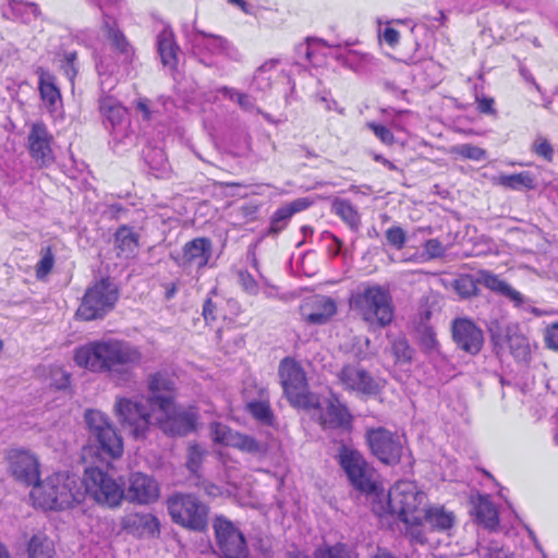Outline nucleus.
Masks as SVG:
<instances>
[{"instance_id": "4", "label": "nucleus", "mask_w": 558, "mask_h": 558, "mask_svg": "<svg viewBox=\"0 0 558 558\" xmlns=\"http://www.w3.org/2000/svg\"><path fill=\"white\" fill-rule=\"evenodd\" d=\"M34 502L48 510H62L84 500L81 480L69 472H58L36 483L31 492Z\"/></svg>"}, {"instance_id": "45", "label": "nucleus", "mask_w": 558, "mask_h": 558, "mask_svg": "<svg viewBox=\"0 0 558 558\" xmlns=\"http://www.w3.org/2000/svg\"><path fill=\"white\" fill-rule=\"evenodd\" d=\"M135 522H138V524L143 525L147 533L154 534L158 531V521L151 514L137 515Z\"/></svg>"}, {"instance_id": "7", "label": "nucleus", "mask_w": 558, "mask_h": 558, "mask_svg": "<svg viewBox=\"0 0 558 558\" xmlns=\"http://www.w3.org/2000/svg\"><path fill=\"white\" fill-rule=\"evenodd\" d=\"M112 413L121 428L135 439L144 438L151 426V413L138 398L118 396Z\"/></svg>"}, {"instance_id": "6", "label": "nucleus", "mask_w": 558, "mask_h": 558, "mask_svg": "<svg viewBox=\"0 0 558 558\" xmlns=\"http://www.w3.org/2000/svg\"><path fill=\"white\" fill-rule=\"evenodd\" d=\"M279 377L292 407L311 410L319 404L318 397L308 390L305 373L296 361L284 359L279 366Z\"/></svg>"}, {"instance_id": "53", "label": "nucleus", "mask_w": 558, "mask_h": 558, "mask_svg": "<svg viewBox=\"0 0 558 558\" xmlns=\"http://www.w3.org/2000/svg\"><path fill=\"white\" fill-rule=\"evenodd\" d=\"M137 109L143 113V117L145 119H148L149 118V111H148V107L147 105L144 102V101H140L138 105H137Z\"/></svg>"}, {"instance_id": "42", "label": "nucleus", "mask_w": 558, "mask_h": 558, "mask_svg": "<svg viewBox=\"0 0 558 558\" xmlns=\"http://www.w3.org/2000/svg\"><path fill=\"white\" fill-rule=\"evenodd\" d=\"M203 451L197 446H190L187 450L186 466L190 471L196 472L203 460Z\"/></svg>"}, {"instance_id": "41", "label": "nucleus", "mask_w": 558, "mask_h": 558, "mask_svg": "<svg viewBox=\"0 0 558 558\" xmlns=\"http://www.w3.org/2000/svg\"><path fill=\"white\" fill-rule=\"evenodd\" d=\"M454 288L457 292L463 296L468 298L476 292V283L475 281L470 277H461L456 281Z\"/></svg>"}, {"instance_id": "50", "label": "nucleus", "mask_w": 558, "mask_h": 558, "mask_svg": "<svg viewBox=\"0 0 558 558\" xmlns=\"http://www.w3.org/2000/svg\"><path fill=\"white\" fill-rule=\"evenodd\" d=\"M534 148H535V151L538 155H541V156H543V157H545L547 159L550 158V156H551V147L547 143V141H545V140H537L535 142V144H534Z\"/></svg>"}, {"instance_id": "48", "label": "nucleus", "mask_w": 558, "mask_h": 558, "mask_svg": "<svg viewBox=\"0 0 558 558\" xmlns=\"http://www.w3.org/2000/svg\"><path fill=\"white\" fill-rule=\"evenodd\" d=\"M425 251L428 257L434 258L442 255L445 248L438 241L429 240L425 244Z\"/></svg>"}, {"instance_id": "10", "label": "nucleus", "mask_w": 558, "mask_h": 558, "mask_svg": "<svg viewBox=\"0 0 558 558\" xmlns=\"http://www.w3.org/2000/svg\"><path fill=\"white\" fill-rule=\"evenodd\" d=\"M339 461L351 484L362 492L368 500L372 493L380 484L374 470L367 465L363 456L357 450L350 447H342L339 453Z\"/></svg>"}, {"instance_id": "28", "label": "nucleus", "mask_w": 558, "mask_h": 558, "mask_svg": "<svg viewBox=\"0 0 558 558\" xmlns=\"http://www.w3.org/2000/svg\"><path fill=\"white\" fill-rule=\"evenodd\" d=\"M138 248V234L131 228L120 227L114 234V250L117 255L124 258L135 256Z\"/></svg>"}, {"instance_id": "36", "label": "nucleus", "mask_w": 558, "mask_h": 558, "mask_svg": "<svg viewBox=\"0 0 558 558\" xmlns=\"http://www.w3.org/2000/svg\"><path fill=\"white\" fill-rule=\"evenodd\" d=\"M40 95L43 100L48 105L50 110H53L57 102L60 100V93L57 87L49 81H40Z\"/></svg>"}, {"instance_id": "57", "label": "nucleus", "mask_w": 558, "mask_h": 558, "mask_svg": "<svg viewBox=\"0 0 558 558\" xmlns=\"http://www.w3.org/2000/svg\"><path fill=\"white\" fill-rule=\"evenodd\" d=\"M0 558H9L7 550L0 545Z\"/></svg>"}, {"instance_id": "30", "label": "nucleus", "mask_w": 558, "mask_h": 558, "mask_svg": "<svg viewBox=\"0 0 558 558\" xmlns=\"http://www.w3.org/2000/svg\"><path fill=\"white\" fill-rule=\"evenodd\" d=\"M44 376L47 385L57 390H64L70 385V374L62 366L49 365Z\"/></svg>"}, {"instance_id": "16", "label": "nucleus", "mask_w": 558, "mask_h": 558, "mask_svg": "<svg viewBox=\"0 0 558 558\" xmlns=\"http://www.w3.org/2000/svg\"><path fill=\"white\" fill-rule=\"evenodd\" d=\"M52 136L45 124L36 122L31 124L27 136V148L33 160L38 167L44 168L53 161L51 147Z\"/></svg>"}, {"instance_id": "24", "label": "nucleus", "mask_w": 558, "mask_h": 558, "mask_svg": "<svg viewBox=\"0 0 558 558\" xmlns=\"http://www.w3.org/2000/svg\"><path fill=\"white\" fill-rule=\"evenodd\" d=\"M337 312L333 301L325 296H313L301 306L302 317L310 324H326Z\"/></svg>"}, {"instance_id": "39", "label": "nucleus", "mask_w": 558, "mask_h": 558, "mask_svg": "<svg viewBox=\"0 0 558 558\" xmlns=\"http://www.w3.org/2000/svg\"><path fill=\"white\" fill-rule=\"evenodd\" d=\"M452 151L465 159L475 161L483 160L486 156V151L483 148L468 144L453 147Z\"/></svg>"}, {"instance_id": "59", "label": "nucleus", "mask_w": 558, "mask_h": 558, "mask_svg": "<svg viewBox=\"0 0 558 558\" xmlns=\"http://www.w3.org/2000/svg\"><path fill=\"white\" fill-rule=\"evenodd\" d=\"M225 493L228 494V495H231V490L230 489H226Z\"/></svg>"}, {"instance_id": "1", "label": "nucleus", "mask_w": 558, "mask_h": 558, "mask_svg": "<svg viewBox=\"0 0 558 558\" xmlns=\"http://www.w3.org/2000/svg\"><path fill=\"white\" fill-rule=\"evenodd\" d=\"M73 361L76 366L90 373H108L112 378L121 379L142 363L143 353L130 342L108 339L75 348Z\"/></svg>"}, {"instance_id": "2", "label": "nucleus", "mask_w": 558, "mask_h": 558, "mask_svg": "<svg viewBox=\"0 0 558 558\" xmlns=\"http://www.w3.org/2000/svg\"><path fill=\"white\" fill-rule=\"evenodd\" d=\"M367 502L379 518L397 517L412 537L420 536L417 524L427 505V496L414 482H397L389 490H385L380 483Z\"/></svg>"}, {"instance_id": "19", "label": "nucleus", "mask_w": 558, "mask_h": 558, "mask_svg": "<svg viewBox=\"0 0 558 558\" xmlns=\"http://www.w3.org/2000/svg\"><path fill=\"white\" fill-rule=\"evenodd\" d=\"M496 344L507 348L514 359L525 361L531 352L529 339L515 325L501 328L498 332L492 330Z\"/></svg>"}, {"instance_id": "34", "label": "nucleus", "mask_w": 558, "mask_h": 558, "mask_svg": "<svg viewBox=\"0 0 558 558\" xmlns=\"http://www.w3.org/2000/svg\"><path fill=\"white\" fill-rule=\"evenodd\" d=\"M417 338L421 348L426 352L435 351L438 347L436 332L434 328L429 325L422 324L417 328Z\"/></svg>"}, {"instance_id": "23", "label": "nucleus", "mask_w": 558, "mask_h": 558, "mask_svg": "<svg viewBox=\"0 0 558 558\" xmlns=\"http://www.w3.org/2000/svg\"><path fill=\"white\" fill-rule=\"evenodd\" d=\"M148 388L151 392L150 403L155 408V413L169 409V405L174 402L175 384L172 378L162 374L151 375L148 379Z\"/></svg>"}, {"instance_id": "26", "label": "nucleus", "mask_w": 558, "mask_h": 558, "mask_svg": "<svg viewBox=\"0 0 558 558\" xmlns=\"http://www.w3.org/2000/svg\"><path fill=\"white\" fill-rule=\"evenodd\" d=\"M477 282L492 290L493 292L504 295L517 306L524 303V296L521 292L515 290L506 280L490 271H480Z\"/></svg>"}, {"instance_id": "33", "label": "nucleus", "mask_w": 558, "mask_h": 558, "mask_svg": "<svg viewBox=\"0 0 558 558\" xmlns=\"http://www.w3.org/2000/svg\"><path fill=\"white\" fill-rule=\"evenodd\" d=\"M496 183L506 187L519 189L521 186L531 189L533 187V179L527 173L499 175L495 179Z\"/></svg>"}, {"instance_id": "58", "label": "nucleus", "mask_w": 558, "mask_h": 558, "mask_svg": "<svg viewBox=\"0 0 558 558\" xmlns=\"http://www.w3.org/2000/svg\"><path fill=\"white\" fill-rule=\"evenodd\" d=\"M116 111H117V114L120 116L124 110L122 108H117Z\"/></svg>"}, {"instance_id": "43", "label": "nucleus", "mask_w": 558, "mask_h": 558, "mask_svg": "<svg viewBox=\"0 0 558 558\" xmlns=\"http://www.w3.org/2000/svg\"><path fill=\"white\" fill-rule=\"evenodd\" d=\"M323 558H355L353 553L343 545L325 549L322 551Z\"/></svg>"}, {"instance_id": "13", "label": "nucleus", "mask_w": 558, "mask_h": 558, "mask_svg": "<svg viewBox=\"0 0 558 558\" xmlns=\"http://www.w3.org/2000/svg\"><path fill=\"white\" fill-rule=\"evenodd\" d=\"M366 439L372 453L380 462L392 465L400 461L403 445L397 434L383 427L372 428L367 432Z\"/></svg>"}, {"instance_id": "54", "label": "nucleus", "mask_w": 558, "mask_h": 558, "mask_svg": "<svg viewBox=\"0 0 558 558\" xmlns=\"http://www.w3.org/2000/svg\"><path fill=\"white\" fill-rule=\"evenodd\" d=\"M236 98H238V102L240 106H242L243 108H248L250 107V101L247 99L246 96L244 95H241V94H236Z\"/></svg>"}, {"instance_id": "56", "label": "nucleus", "mask_w": 558, "mask_h": 558, "mask_svg": "<svg viewBox=\"0 0 558 558\" xmlns=\"http://www.w3.org/2000/svg\"><path fill=\"white\" fill-rule=\"evenodd\" d=\"M113 40L116 41L117 48L123 49L124 40H123L122 36H119L116 34Z\"/></svg>"}, {"instance_id": "27", "label": "nucleus", "mask_w": 558, "mask_h": 558, "mask_svg": "<svg viewBox=\"0 0 558 558\" xmlns=\"http://www.w3.org/2000/svg\"><path fill=\"white\" fill-rule=\"evenodd\" d=\"M211 256V243L205 238H197L186 243L183 248L182 264L205 266Z\"/></svg>"}, {"instance_id": "44", "label": "nucleus", "mask_w": 558, "mask_h": 558, "mask_svg": "<svg viewBox=\"0 0 558 558\" xmlns=\"http://www.w3.org/2000/svg\"><path fill=\"white\" fill-rule=\"evenodd\" d=\"M337 213L351 226H354L357 223V216L354 209L344 203H339L336 205Z\"/></svg>"}, {"instance_id": "14", "label": "nucleus", "mask_w": 558, "mask_h": 558, "mask_svg": "<svg viewBox=\"0 0 558 558\" xmlns=\"http://www.w3.org/2000/svg\"><path fill=\"white\" fill-rule=\"evenodd\" d=\"M156 423L171 435H184L195 427L196 413L193 408L181 407L175 402L167 410L155 413Z\"/></svg>"}, {"instance_id": "29", "label": "nucleus", "mask_w": 558, "mask_h": 558, "mask_svg": "<svg viewBox=\"0 0 558 558\" xmlns=\"http://www.w3.org/2000/svg\"><path fill=\"white\" fill-rule=\"evenodd\" d=\"M28 558H57L53 542L46 536H34L29 542Z\"/></svg>"}, {"instance_id": "8", "label": "nucleus", "mask_w": 558, "mask_h": 558, "mask_svg": "<svg viewBox=\"0 0 558 558\" xmlns=\"http://www.w3.org/2000/svg\"><path fill=\"white\" fill-rule=\"evenodd\" d=\"M118 298L117 286L111 280H96L87 288L75 315L85 322L102 318L113 308Z\"/></svg>"}, {"instance_id": "38", "label": "nucleus", "mask_w": 558, "mask_h": 558, "mask_svg": "<svg viewBox=\"0 0 558 558\" xmlns=\"http://www.w3.org/2000/svg\"><path fill=\"white\" fill-rule=\"evenodd\" d=\"M391 353L396 363H408L412 357V351L407 341L402 338L393 341Z\"/></svg>"}, {"instance_id": "32", "label": "nucleus", "mask_w": 558, "mask_h": 558, "mask_svg": "<svg viewBox=\"0 0 558 558\" xmlns=\"http://www.w3.org/2000/svg\"><path fill=\"white\" fill-rule=\"evenodd\" d=\"M159 53L165 65L173 68L177 63V48L172 35L163 33L159 39Z\"/></svg>"}, {"instance_id": "35", "label": "nucleus", "mask_w": 558, "mask_h": 558, "mask_svg": "<svg viewBox=\"0 0 558 558\" xmlns=\"http://www.w3.org/2000/svg\"><path fill=\"white\" fill-rule=\"evenodd\" d=\"M248 412L258 422L265 425L272 424V413L266 402H252L247 404Z\"/></svg>"}, {"instance_id": "60", "label": "nucleus", "mask_w": 558, "mask_h": 558, "mask_svg": "<svg viewBox=\"0 0 558 558\" xmlns=\"http://www.w3.org/2000/svg\"><path fill=\"white\" fill-rule=\"evenodd\" d=\"M231 2H238V0H230Z\"/></svg>"}, {"instance_id": "31", "label": "nucleus", "mask_w": 558, "mask_h": 558, "mask_svg": "<svg viewBox=\"0 0 558 558\" xmlns=\"http://www.w3.org/2000/svg\"><path fill=\"white\" fill-rule=\"evenodd\" d=\"M476 515L481 523L489 529L497 525V511L493 504L485 497H480L476 505Z\"/></svg>"}, {"instance_id": "18", "label": "nucleus", "mask_w": 558, "mask_h": 558, "mask_svg": "<svg viewBox=\"0 0 558 558\" xmlns=\"http://www.w3.org/2000/svg\"><path fill=\"white\" fill-rule=\"evenodd\" d=\"M423 515L417 524L418 542L425 541V532L429 530L447 531L451 529L456 522L453 512L447 510L444 506H428L423 509Z\"/></svg>"}, {"instance_id": "3", "label": "nucleus", "mask_w": 558, "mask_h": 558, "mask_svg": "<svg viewBox=\"0 0 558 558\" xmlns=\"http://www.w3.org/2000/svg\"><path fill=\"white\" fill-rule=\"evenodd\" d=\"M84 422L88 430L87 444L83 448L84 460L109 461L122 456V437L106 413L99 410H87Z\"/></svg>"}, {"instance_id": "11", "label": "nucleus", "mask_w": 558, "mask_h": 558, "mask_svg": "<svg viewBox=\"0 0 558 558\" xmlns=\"http://www.w3.org/2000/svg\"><path fill=\"white\" fill-rule=\"evenodd\" d=\"M172 520L190 530L202 531L207 525V509L190 495L174 496L168 501Z\"/></svg>"}, {"instance_id": "49", "label": "nucleus", "mask_w": 558, "mask_h": 558, "mask_svg": "<svg viewBox=\"0 0 558 558\" xmlns=\"http://www.w3.org/2000/svg\"><path fill=\"white\" fill-rule=\"evenodd\" d=\"M369 128L374 131L376 136H378L381 140L383 143H386V144L392 143L393 136L388 129L380 126V125H376V124H369Z\"/></svg>"}, {"instance_id": "20", "label": "nucleus", "mask_w": 558, "mask_h": 558, "mask_svg": "<svg viewBox=\"0 0 558 558\" xmlns=\"http://www.w3.org/2000/svg\"><path fill=\"white\" fill-rule=\"evenodd\" d=\"M318 405L310 411H319L318 420L324 427H348L351 423V414L348 409L336 397L320 400Z\"/></svg>"}, {"instance_id": "40", "label": "nucleus", "mask_w": 558, "mask_h": 558, "mask_svg": "<svg viewBox=\"0 0 558 558\" xmlns=\"http://www.w3.org/2000/svg\"><path fill=\"white\" fill-rule=\"evenodd\" d=\"M369 340L366 337H354L350 343L347 344V350L353 356L363 359L368 351Z\"/></svg>"}, {"instance_id": "47", "label": "nucleus", "mask_w": 558, "mask_h": 558, "mask_svg": "<svg viewBox=\"0 0 558 558\" xmlns=\"http://www.w3.org/2000/svg\"><path fill=\"white\" fill-rule=\"evenodd\" d=\"M387 240L392 245L401 247L405 240V233L400 228H391L387 231Z\"/></svg>"}, {"instance_id": "15", "label": "nucleus", "mask_w": 558, "mask_h": 558, "mask_svg": "<svg viewBox=\"0 0 558 558\" xmlns=\"http://www.w3.org/2000/svg\"><path fill=\"white\" fill-rule=\"evenodd\" d=\"M217 543L225 558H247L242 533L227 519L217 518L214 522Z\"/></svg>"}, {"instance_id": "25", "label": "nucleus", "mask_w": 558, "mask_h": 558, "mask_svg": "<svg viewBox=\"0 0 558 558\" xmlns=\"http://www.w3.org/2000/svg\"><path fill=\"white\" fill-rule=\"evenodd\" d=\"M210 437L216 445L222 447H234L243 451H254L257 449V444L254 439L232 433L227 426L218 423L210 426Z\"/></svg>"}, {"instance_id": "52", "label": "nucleus", "mask_w": 558, "mask_h": 558, "mask_svg": "<svg viewBox=\"0 0 558 558\" xmlns=\"http://www.w3.org/2000/svg\"><path fill=\"white\" fill-rule=\"evenodd\" d=\"M292 213H293V209H290V208L280 209L277 213V218L272 221L271 230H274L276 232L278 230V228L276 227L277 222L279 220L289 218L292 215Z\"/></svg>"}, {"instance_id": "5", "label": "nucleus", "mask_w": 558, "mask_h": 558, "mask_svg": "<svg viewBox=\"0 0 558 558\" xmlns=\"http://www.w3.org/2000/svg\"><path fill=\"white\" fill-rule=\"evenodd\" d=\"M351 306L369 325L386 327L393 320L392 298L386 289L379 286L367 287L354 294L351 299Z\"/></svg>"}, {"instance_id": "55", "label": "nucleus", "mask_w": 558, "mask_h": 558, "mask_svg": "<svg viewBox=\"0 0 558 558\" xmlns=\"http://www.w3.org/2000/svg\"><path fill=\"white\" fill-rule=\"evenodd\" d=\"M208 494L213 495V496H218V495H222L223 492L220 488L211 485L210 488H208Z\"/></svg>"}, {"instance_id": "22", "label": "nucleus", "mask_w": 558, "mask_h": 558, "mask_svg": "<svg viewBox=\"0 0 558 558\" xmlns=\"http://www.w3.org/2000/svg\"><path fill=\"white\" fill-rule=\"evenodd\" d=\"M10 469L14 477L27 484L36 483L39 475L37 458L27 450H13L9 456Z\"/></svg>"}, {"instance_id": "46", "label": "nucleus", "mask_w": 558, "mask_h": 558, "mask_svg": "<svg viewBox=\"0 0 558 558\" xmlns=\"http://www.w3.org/2000/svg\"><path fill=\"white\" fill-rule=\"evenodd\" d=\"M545 342L549 349L558 351V324H553L546 329Z\"/></svg>"}, {"instance_id": "37", "label": "nucleus", "mask_w": 558, "mask_h": 558, "mask_svg": "<svg viewBox=\"0 0 558 558\" xmlns=\"http://www.w3.org/2000/svg\"><path fill=\"white\" fill-rule=\"evenodd\" d=\"M54 264L53 255L50 248H46L41 251V256L39 262L36 265V277L40 280L45 279L49 272L52 270Z\"/></svg>"}, {"instance_id": "51", "label": "nucleus", "mask_w": 558, "mask_h": 558, "mask_svg": "<svg viewBox=\"0 0 558 558\" xmlns=\"http://www.w3.org/2000/svg\"><path fill=\"white\" fill-rule=\"evenodd\" d=\"M383 38L389 46H395L399 40V33L391 27H386Z\"/></svg>"}, {"instance_id": "9", "label": "nucleus", "mask_w": 558, "mask_h": 558, "mask_svg": "<svg viewBox=\"0 0 558 558\" xmlns=\"http://www.w3.org/2000/svg\"><path fill=\"white\" fill-rule=\"evenodd\" d=\"M82 488L84 497L87 495L96 504L108 508L120 506L125 496L122 484L95 468L85 471Z\"/></svg>"}, {"instance_id": "12", "label": "nucleus", "mask_w": 558, "mask_h": 558, "mask_svg": "<svg viewBox=\"0 0 558 558\" xmlns=\"http://www.w3.org/2000/svg\"><path fill=\"white\" fill-rule=\"evenodd\" d=\"M338 378L345 390L363 397H377L386 386L384 378L372 375L360 364L343 366Z\"/></svg>"}, {"instance_id": "17", "label": "nucleus", "mask_w": 558, "mask_h": 558, "mask_svg": "<svg viewBox=\"0 0 558 558\" xmlns=\"http://www.w3.org/2000/svg\"><path fill=\"white\" fill-rule=\"evenodd\" d=\"M452 339L459 349L462 351L476 355L483 348L484 335L472 320L466 318H458L453 320Z\"/></svg>"}, {"instance_id": "21", "label": "nucleus", "mask_w": 558, "mask_h": 558, "mask_svg": "<svg viewBox=\"0 0 558 558\" xmlns=\"http://www.w3.org/2000/svg\"><path fill=\"white\" fill-rule=\"evenodd\" d=\"M159 495V485L153 477L143 473H134L129 477L124 497L131 501L150 504L156 501Z\"/></svg>"}]
</instances>
